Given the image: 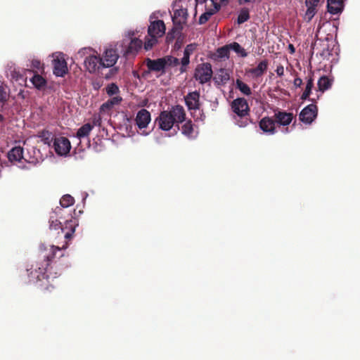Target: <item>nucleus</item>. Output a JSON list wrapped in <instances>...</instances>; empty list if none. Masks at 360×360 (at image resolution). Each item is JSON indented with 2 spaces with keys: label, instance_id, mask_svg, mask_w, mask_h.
Listing matches in <instances>:
<instances>
[{
  "label": "nucleus",
  "instance_id": "obj_1",
  "mask_svg": "<svg viewBox=\"0 0 360 360\" xmlns=\"http://www.w3.org/2000/svg\"><path fill=\"white\" fill-rule=\"evenodd\" d=\"M68 247V243L60 248L56 245H50L49 249L44 245L40 246L41 256L42 260L37 262L35 264H32L30 268L27 269L22 271V276H27L28 280H25V283H33L37 285V287L46 294V292H51L53 289L54 286L51 284L50 279L57 278L60 274L55 272L52 274L51 269V262L55 258L57 251L66 249Z\"/></svg>",
  "mask_w": 360,
  "mask_h": 360
},
{
  "label": "nucleus",
  "instance_id": "obj_2",
  "mask_svg": "<svg viewBox=\"0 0 360 360\" xmlns=\"http://www.w3.org/2000/svg\"><path fill=\"white\" fill-rule=\"evenodd\" d=\"M185 119L186 112L184 107L176 105L170 110L162 111L156 119V122L162 130L169 131L175 123H182Z\"/></svg>",
  "mask_w": 360,
  "mask_h": 360
},
{
  "label": "nucleus",
  "instance_id": "obj_3",
  "mask_svg": "<svg viewBox=\"0 0 360 360\" xmlns=\"http://www.w3.org/2000/svg\"><path fill=\"white\" fill-rule=\"evenodd\" d=\"M101 58L103 70L105 68H110L108 73L104 75V78L109 79L115 76L118 72L119 68L114 67V65L119 58V55L115 49L110 48L107 49L104 51Z\"/></svg>",
  "mask_w": 360,
  "mask_h": 360
},
{
  "label": "nucleus",
  "instance_id": "obj_4",
  "mask_svg": "<svg viewBox=\"0 0 360 360\" xmlns=\"http://www.w3.org/2000/svg\"><path fill=\"white\" fill-rule=\"evenodd\" d=\"M231 109L239 118V120H236V124L240 127L247 126L248 121L245 117L249 114L250 108L246 99L244 98L234 99L231 103Z\"/></svg>",
  "mask_w": 360,
  "mask_h": 360
},
{
  "label": "nucleus",
  "instance_id": "obj_5",
  "mask_svg": "<svg viewBox=\"0 0 360 360\" xmlns=\"http://www.w3.org/2000/svg\"><path fill=\"white\" fill-rule=\"evenodd\" d=\"M212 75V65L210 63H202L195 68L193 77L200 84H204L210 82Z\"/></svg>",
  "mask_w": 360,
  "mask_h": 360
},
{
  "label": "nucleus",
  "instance_id": "obj_6",
  "mask_svg": "<svg viewBox=\"0 0 360 360\" xmlns=\"http://www.w3.org/2000/svg\"><path fill=\"white\" fill-rule=\"evenodd\" d=\"M84 65L90 73L98 72L104 77L103 67L100 56H89L86 57L84 60Z\"/></svg>",
  "mask_w": 360,
  "mask_h": 360
},
{
  "label": "nucleus",
  "instance_id": "obj_7",
  "mask_svg": "<svg viewBox=\"0 0 360 360\" xmlns=\"http://www.w3.org/2000/svg\"><path fill=\"white\" fill-rule=\"evenodd\" d=\"M53 66V72L57 77H64L68 72L67 62L63 53H59L54 57Z\"/></svg>",
  "mask_w": 360,
  "mask_h": 360
},
{
  "label": "nucleus",
  "instance_id": "obj_8",
  "mask_svg": "<svg viewBox=\"0 0 360 360\" xmlns=\"http://www.w3.org/2000/svg\"><path fill=\"white\" fill-rule=\"evenodd\" d=\"M317 106L314 104H309L302 110L299 118L303 123L311 124L317 117Z\"/></svg>",
  "mask_w": 360,
  "mask_h": 360
},
{
  "label": "nucleus",
  "instance_id": "obj_9",
  "mask_svg": "<svg viewBox=\"0 0 360 360\" xmlns=\"http://www.w3.org/2000/svg\"><path fill=\"white\" fill-rule=\"evenodd\" d=\"M144 62L148 68V73L151 72H160L161 75L165 73L166 62L163 57L155 60L147 58Z\"/></svg>",
  "mask_w": 360,
  "mask_h": 360
},
{
  "label": "nucleus",
  "instance_id": "obj_10",
  "mask_svg": "<svg viewBox=\"0 0 360 360\" xmlns=\"http://www.w3.org/2000/svg\"><path fill=\"white\" fill-rule=\"evenodd\" d=\"M53 146L56 153L59 155H67L71 148L70 141L63 136L55 138Z\"/></svg>",
  "mask_w": 360,
  "mask_h": 360
},
{
  "label": "nucleus",
  "instance_id": "obj_11",
  "mask_svg": "<svg viewBox=\"0 0 360 360\" xmlns=\"http://www.w3.org/2000/svg\"><path fill=\"white\" fill-rule=\"evenodd\" d=\"M185 103L188 110H196L200 107V93L197 91L188 93L185 97Z\"/></svg>",
  "mask_w": 360,
  "mask_h": 360
},
{
  "label": "nucleus",
  "instance_id": "obj_12",
  "mask_svg": "<svg viewBox=\"0 0 360 360\" xmlns=\"http://www.w3.org/2000/svg\"><path fill=\"white\" fill-rule=\"evenodd\" d=\"M165 32V25L161 20H158L150 22L148 29V36L161 37Z\"/></svg>",
  "mask_w": 360,
  "mask_h": 360
},
{
  "label": "nucleus",
  "instance_id": "obj_13",
  "mask_svg": "<svg viewBox=\"0 0 360 360\" xmlns=\"http://www.w3.org/2000/svg\"><path fill=\"white\" fill-rule=\"evenodd\" d=\"M188 18V11L186 8L176 9L174 12L172 21L174 25L179 30H182L183 25L186 24Z\"/></svg>",
  "mask_w": 360,
  "mask_h": 360
},
{
  "label": "nucleus",
  "instance_id": "obj_14",
  "mask_svg": "<svg viewBox=\"0 0 360 360\" xmlns=\"http://www.w3.org/2000/svg\"><path fill=\"white\" fill-rule=\"evenodd\" d=\"M78 226L77 219L71 217V219H67L65 222L64 226H61V231L64 233V237L65 239H70L75 231V228Z\"/></svg>",
  "mask_w": 360,
  "mask_h": 360
},
{
  "label": "nucleus",
  "instance_id": "obj_15",
  "mask_svg": "<svg viewBox=\"0 0 360 360\" xmlns=\"http://www.w3.org/2000/svg\"><path fill=\"white\" fill-rule=\"evenodd\" d=\"M150 113L146 109L140 110L136 116L135 122L139 129L146 128L150 122Z\"/></svg>",
  "mask_w": 360,
  "mask_h": 360
},
{
  "label": "nucleus",
  "instance_id": "obj_16",
  "mask_svg": "<svg viewBox=\"0 0 360 360\" xmlns=\"http://www.w3.org/2000/svg\"><path fill=\"white\" fill-rule=\"evenodd\" d=\"M259 128L265 133L274 134L276 132V122L272 117H264L259 123Z\"/></svg>",
  "mask_w": 360,
  "mask_h": 360
},
{
  "label": "nucleus",
  "instance_id": "obj_17",
  "mask_svg": "<svg viewBox=\"0 0 360 360\" xmlns=\"http://www.w3.org/2000/svg\"><path fill=\"white\" fill-rule=\"evenodd\" d=\"M293 119V115L291 112L285 111H278L274 114V120L276 124L283 126H287L290 124Z\"/></svg>",
  "mask_w": 360,
  "mask_h": 360
},
{
  "label": "nucleus",
  "instance_id": "obj_18",
  "mask_svg": "<svg viewBox=\"0 0 360 360\" xmlns=\"http://www.w3.org/2000/svg\"><path fill=\"white\" fill-rule=\"evenodd\" d=\"M268 69V60H262L256 68H250L248 70V73L250 74L254 78L262 77Z\"/></svg>",
  "mask_w": 360,
  "mask_h": 360
},
{
  "label": "nucleus",
  "instance_id": "obj_19",
  "mask_svg": "<svg viewBox=\"0 0 360 360\" xmlns=\"http://www.w3.org/2000/svg\"><path fill=\"white\" fill-rule=\"evenodd\" d=\"M122 101V98L120 96H115L106 102L103 103L100 108L101 112L110 110L115 105H118Z\"/></svg>",
  "mask_w": 360,
  "mask_h": 360
},
{
  "label": "nucleus",
  "instance_id": "obj_20",
  "mask_svg": "<svg viewBox=\"0 0 360 360\" xmlns=\"http://www.w3.org/2000/svg\"><path fill=\"white\" fill-rule=\"evenodd\" d=\"M343 6V0H328V11L332 14L342 12Z\"/></svg>",
  "mask_w": 360,
  "mask_h": 360
},
{
  "label": "nucleus",
  "instance_id": "obj_21",
  "mask_svg": "<svg viewBox=\"0 0 360 360\" xmlns=\"http://www.w3.org/2000/svg\"><path fill=\"white\" fill-rule=\"evenodd\" d=\"M305 79L307 81V84L305 89L301 96L302 100L307 99L311 93V89L314 86V72L310 71Z\"/></svg>",
  "mask_w": 360,
  "mask_h": 360
},
{
  "label": "nucleus",
  "instance_id": "obj_22",
  "mask_svg": "<svg viewBox=\"0 0 360 360\" xmlns=\"http://www.w3.org/2000/svg\"><path fill=\"white\" fill-rule=\"evenodd\" d=\"M142 44V41L139 39H131L124 54L127 56L135 55L141 49Z\"/></svg>",
  "mask_w": 360,
  "mask_h": 360
},
{
  "label": "nucleus",
  "instance_id": "obj_23",
  "mask_svg": "<svg viewBox=\"0 0 360 360\" xmlns=\"http://www.w3.org/2000/svg\"><path fill=\"white\" fill-rule=\"evenodd\" d=\"M229 79L230 75L229 70L224 68L219 69L214 77L215 83L221 85L226 84Z\"/></svg>",
  "mask_w": 360,
  "mask_h": 360
},
{
  "label": "nucleus",
  "instance_id": "obj_24",
  "mask_svg": "<svg viewBox=\"0 0 360 360\" xmlns=\"http://www.w3.org/2000/svg\"><path fill=\"white\" fill-rule=\"evenodd\" d=\"M22 158L23 148L20 146H15L8 153V158L11 162H19Z\"/></svg>",
  "mask_w": 360,
  "mask_h": 360
},
{
  "label": "nucleus",
  "instance_id": "obj_25",
  "mask_svg": "<svg viewBox=\"0 0 360 360\" xmlns=\"http://www.w3.org/2000/svg\"><path fill=\"white\" fill-rule=\"evenodd\" d=\"M230 49L229 45L226 44L220 48H218L214 53V56L215 59L222 60L229 58Z\"/></svg>",
  "mask_w": 360,
  "mask_h": 360
},
{
  "label": "nucleus",
  "instance_id": "obj_26",
  "mask_svg": "<svg viewBox=\"0 0 360 360\" xmlns=\"http://www.w3.org/2000/svg\"><path fill=\"white\" fill-rule=\"evenodd\" d=\"M94 128V125H91L89 123L84 124L80 128L78 129L77 131V137L79 139H81L84 137H87L91 130Z\"/></svg>",
  "mask_w": 360,
  "mask_h": 360
},
{
  "label": "nucleus",
  "instance_id": "obj_27",
  "mask_svg": "<svg viewBox=\"0 0 360 360\" xmlns=\"http://www.w3.org/2000/svg\"><path fill=\"white\" fill-rule=\"evenodd\" d=\"M333 80L326 76H322L318 81L319 90L323 92L330 88Z\"/></svg>",
  "mask_w": 360,
  "mask_h": 360
},
{
  "label": "nucleus",
  "instance_id": "obj_28",
  "mask_svg": "<svg viewBox=\"0 0 360 360\" xmlns=\"http://www.w3.org/2000/svg\"><path fill=\"white\" fill-rule=\"evenodd\" d=\"M35 88L40 90L46 85V80L39 74H35L30 79Z\"/></svg>",
  "mask_w": 360,
  "mask_h": 360
},
{
  "label": "nucleus",
  "instance_id": "obj_29",
  "mask_svg": "<svg viewBox=\"0 0 360 360\" xmlns=\"http://www.w3.org/2000/svg\"><path fill=\"white\" fill-rule=\"evenodd\" d=\"M219 7H220L219 6H217L215 5L214 8H211V9L208 10L207 11L205 12L204 13H202L199 18V21H198L199 24L203 25L205 22H207L209 20V19L210 18V17L219 11Z\"/></svg>",
  "mask_w": 360,
  "mask_h": 360
},
{
  "label": "nucleus",
  "instance_id": "obj_30",
  "mask_svg": "<svg viewBox=\"0 0 360 360\" xmlns=\"http://www.w3.org/2000/svg\"><path fill=\"white\" fill-rule=\"evenodd\" d=\"M228 45L230 51L233 50L241 57L245 58L248 56L246 51L238 42L234 41Z\"/></svg>",
  "mask_w": 360,
  "mask_h": 360
},
{
  "label": "nucleus",
  "instance_id": "obj_31",
  "mask_svg": "<svg viewBox=\"0 0 360 360\" xmlns=\"http://www.w3.org/2000/svg\"><path fill=\"white\" fill-rule=\"evenodd\" d=\"M9 89L6 84L0 85V103L4 105L9 99Z\"/></svg>",
  "mask_w": 360,
  "mask_h": 360
},
{
  "label": "nucleus",
  "instance_id": "obj_32",
  "mask_svg": "<svg viewBox=\"0 0 360 360\" xmlns=\"http://www.w3.org/2000/svg\"><path fill=\"white\" fill-rule=\"evenodd\" d=\"M181 132L183 134L188 137L192 136V134L193 133V124L191 120L186 121L181 126Z\"/></svg>",
  "mask_w": 360,
  "mask_h": 360
},
{
  "label": "nucleus",
  "instance_id": "obj_33",
  "mask_svg": "<svg viewBox=\"0 0 360 360\" xmlns=\"http://www.w3.org/2000/svg\"><path fill=\"white\" fill-rule=\"evenodd\" d=\"M250 12L248 8H243L238 15L237 22L238 24H243L250 19Z\"/></svg>",
  "mask_w": 360,
  "mask_h": 360
},
{
  "label": "nucleus",
  "instance_id": "obj_34",
  "mask_svg": "<svg viewBox=\"0 0 360 360\" xmlns=\"http://www.w3.org/2000/svg\"><path fill=\"white\" fill-rule=\"evenodd\" d=\"M236 84L237 89H238L243 94L249 96L252 94L250 86L241 80L238 79H236Z\"/></svg>",
  "mask_w": 360,
  "mask_h": 360
},
{
  "label": "nucleus",
  "instance_id": "obj_35",
  "mask_svg": "<svg viewBox=\"0 0 360 360\" xmlns=\"http://www.w3.org/2000/svg\"><path fill=\"white\" fill-rule=\"evenodd\" d=\"M75 203V199L69 194L64 195L60 200V205L62 207H68Z\"/></svg>",
  "mask_w": 360,
  "mask_h": 360
},
{
  "label": "nucleus",
  "instance_id": "obj_36",
  "mask_svg": "<svg viewBox=\"0 0 360 360\" xmlns=\"http://www.w3.org/2000/svg\"><path fill=\"white\" fill-rule=\"evenodd\" d=\"M37 136L41 138L42 141L45 144L50 145V142L51 140V134L49 131L46 130H41L38 132Z\"/></svg>",
  "mask_w": 360,
  "mask_h": 360
},
{
  "label": "nucleus",
  "instance_id": "obj_37",
  "mask_svg": "<svg viewBox=\"0 0 360 360\" xmlns=\"http://www.w3.org/2000/svg\"><path fill=\"white\" fill-rule=\"evenodd\" d=\"M106 94L109 96H112L113 95L117 96L120 94V91L118 86L115 83H111L107 86L105 88Z\"/></svg>",
  "mask_w": 360,
  "mask_h": 360
},
{
  "label": "nucleus",
  "instance_id": "obj_38",
  "mask_svg": "<svg viewBox=\"0 0 360 360\" xmlns=\"http://www.w3.org/2000/svg\"><path fill=\"white\" fill-rule=\"evenodd\" d=\"M158 38L154 36H149L148 38L146 39L145 43H144V49L146 51H148L151 49L155 44L158 42Z\"/></svg>",
  "mask_w": 360,
  "mask_h": 360
},
{
  "label": "nucleus",
  "instance_id": "obj_39",
  "mask_svg": "<svg viewBox=\"0 0 360 360\" xmlns=\"http://www.w3.org/2000/svg\"><path fill=\"white\" fill-rule=\"evenodd\" d=\"M165 59L166 67H176L179 65V60L177 58L173 57L172 56H166L163 57Z\"/></svg>",
  "mask_w": 360,
  "mask_h": 360
},
{
  "label": "nucleus",
  "instance_id": "obj_40",
  "mask_svg": "<svg viewBox=\"0 0 360 360\" xmlns=\"http://www.w3.org/2000/svg\"><path fill=\"white\" fill-rule=\"evenodd\" d=\"M61 222L58 221L54 216L51 215L49 219V227L50 229L57 230L58 229H61Z\"/></svg>",
  "mask_w": 360,
  "mask_h": 360
},
{
  "label": "nucleus",
  "instance_id": "obj_41",
  "mask_svg": "<svg viewBox=\"0 0 360 360\" xmlns=\"http://www.w3.org/2000/svg\"><path fill=\"white\" fill-rule=\"evenodd\" d=\"M321 0H305L307 8L314 9L318 11V7L320 5Z\"/></svg>",
  "mask_w": 360,
  "mask_h": 360
},
{
  "label": "nucleus",
  "instance_id": "obj_42",
  "mask_svg": "<svg viewBox=\"0 0 360 360\" xmlns=\"http://www.w3.org/2000/svg\"><path fill=\"white\" fill-rule=\"evenodd\" d=\"M316 13H317V11L307 8V10H306L305 13L303 17L304 20L307 22H309L312 20V18L314 17V15L316 14Z\"/></svg>",
  "mask_w": 360,
  "mask_h": 360
},
{
  "label": "nucleus",
  "instance_id": "obj_43",
  "mask_svg": "<svg viewBox=\"0 0 360 360\" xmlns=\"http://www.w3.org/2000/svg\"><path fill=\"white\" fill-rule=\"evenodd\" d=\"M195 46L196 45L195 44H188L184 49V54L190 57L195 49Z\"/></svg>",
  "mask_w": 360,
  "mask_h": 360
},
{
  "label": "nucleus",
  "instance_id": "obj_44",
  "mask_svg": "<svg viewBox=\"0 0 360 360\" xmlns=\"http://www.w3.org/2000/svg\"><path fill=\"white\" fill-rule=\"evenodd\" d=\"M63 208L64 207H62L61 206L56 207L52 212V216H54L56 219L57 217H59L60 219L63 218Z\"/></svg>",
  "mask_w": 360,
  "mask_h": 360
},
{
  "label": "nucleus",
  "instance_id": "obj_45",
  "mask_svg": "<svg viewBox=\"0 0 360 360\" xmlns=\"http://www.w3.org/2000/svg\"><path fill=\"white\" fill-rule=\"evenodd\" d=\"M31 67L32 68L38 70L44 69V65L38 59H33L32 60V65H31Z\"/></svg>",
  "mask_w": 360,
  "mask_h": 360
},
{
  "label": "nucleus",
  "instance_id": "obj_46",
  "mask_svg": "<svg viewBox=\"0 0 360 360\" xmlns=\"http://www.w3.org/2000/svg\"><path fill=\"white\" fill-rule=\"evenodd\" d=\"M103 82L101 79L94 80L91 83L92 87L95 91L99 90L103 86Z\"/></svg>",
  "mask_w": 360,
  "mask_h": 360
},
{
  "label": "nucleus",
  "instance_id": "obj_47",
  "mask_svg": "<svg viewBox=\"0 0 360 360\" xmlns=\"http://www.w3.org/2000/svg\"><path fill=\"white\" fill-rule=\"evenodd\" d=\"M276 72L279 77H282L284 75V68L282 65L277 66Z\"/></svg>",
  "mask_w": 360,
  "mask_h": 360
},
{
  "label": "nucleus",
  "instance_id": "obj_48",
  "mask_svg": "<svg viewBox=\"0 0 360 360\" xmlns=\"http://www.w3.org/2000/svg\"><path fill=\"white\" fill-rule=\"evenodd\" d=\"M189 63H190V57L184 54V56L181 60V64L183 65H188Z\"/></svg>",
  "mask_w": 360,
  "mask_h": 360
},
{
  "label": "nucleus",
  "instance_id": "obj_49",
  "mask_svg": "<svg viewBox=\"0 0 360 360\" xmlns=\"http://www.w3.org/2000/svg\"><path fill=\"white\" fill-rule=\"evenodd\" d=\"M302 84V79L300 77H296L295 78L294 81H293V85L296 87V88H298V87H300Z\"/></svg>",
  "mask_w": 360,
  "mask_h": 360
},
{
  "label": "nucleus",
  "instance_id": "obj_50",
  "mask_svg": "<svg viewBox=\"0 0 360 360\" xmlns=\"http://www.w3.org/2000/svg\"><path fill=\"white\" fill-rule=\"evenodd\" d=\"M288 49H289L290 53H294L295 51V49L294 46L291 44H290L288 45Z\"/></svg>",
  "mask_w": 360,
  "mask_h": 360
},
{
  "label": "nucleus",
  "instance_id": "obj_51",
  "mask_svg": "<svg viewBox=\"0 0 360 360\" xmlns=\"http://www.w3.org/2000/svg\"><path fill=\"white\" fill-rule=\"evenodd\" d=\"M239 5H243L249 2L252 1V0H238Z\"/></svg>",
  "mask_w": 360,
  "mask_h": 360
},
{
  "label": "nucleus",
  "instance_id": "obj_52",
  "mask_svg": "<svg viewBox=\"0 0 360 360\" xmlns=\"http://www.w3.org/2000/svg\"><path fill=\"white\" fill-rule=\"evenodd\" d=\"M188 65H181V68H180V72L181 73H184V72H186V70H187V67Z\"/></svg>",
  "mask_w": 360,
  "mask_h": 360
},
{
  "label": "nucleus",
  "instance_id": "obj_53",
  "mask_svg": "<svg viewBox=\"0 0 360 360\" xmlns=\"http://www.w3.org/2000/svg\"><path fill=\"white\" fill-rule=\"evenodd\" d=\"M100 124H101V119L94 120L93 121V124L92 125H94V127L96 126V125L99 126Z\"/></svg>",
  "mask_w": 360,
  "mask_h": 360
},
{
  "label": "nucleus",
  "instance_id": "obj_54",
  "mask_svg": "<svg viewBox=\"0 0 360 360\" xmlns=\"http://www.w3.org/2000/svg\"><path fill=\"white\" fill-rule=\"evenodd\" d=\"M196 4H203L206 1V0H195Z\"/></svg>",
  "mask_w": 360,
  "mask_h": 360
},
{
  "label": "nucleus",
  "instance_id": "obj_55",
  "mask_svg": "<svg viewBox=\"0 0 360 360\" xmlns=\"http://www.w3.org/2000/svg\"><path fill=\"white\" fill-rule=\"evenodd\" d=\"M4 121V117L0 114V122H3Z\"/></svg>",
  "mask_w": 360,
  "mask_h": 360
},
{
  "label": "nucleus",
  "instance_id": "obj_56",
  "mask_svg": "<svg viewBox=\"0 0 360 360\" xmlns=\"http://www.w3.org/2000/svg\"><path fill=\"white\" fill-rule=\"evenodd\" d=\"M167 39H172V37H170V34L169 33V34H167Z\"/></svg>",
  "mask_w": 360,
  "mask_h": 360
}]
</instances>
